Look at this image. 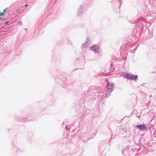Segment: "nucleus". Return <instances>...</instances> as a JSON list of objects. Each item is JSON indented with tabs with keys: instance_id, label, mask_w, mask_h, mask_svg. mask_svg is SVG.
I'll use <instances>...</instances> for the list:
<instances>
[{
	"instance_id": "f257e3e1",
	"label": "nucleus",
	"mask_w": 156,
	"mask_h": 156,
	"mask_svg": "<svg viewBox=\"0 0 156 156\" xmlns=\"http://www.w3.org/2000/svg\"><path fill=\"white\" fill-rule=\"evenodd\" d=\"M114 84L112 83H109L105 87L106 90L104 94L105 98L108 97L111 94V92L113 90Z\"/></svg>"
},
{
	"instance_id": "f03ea898",
	"label": "nucleus",
	"mask_w": 156,
	"mask_h": 156,
	"mask_svg": "<svg viewBox=\"0 0 156 156\" xmlns=\"http://www.w3.org/2000/svg\"><path fill=\"white\" fill-rule=\"evenodd\" d=\"M124 77L126 78L128 80H133L136 81L138 80V76L132 74L124 73L123 74Z\"/></svg>"
},
{
	"instance_id": "7ed1b4c3",
	"label": "nucleus",
	"mask_w": 156,
	"mask_h": 156,
	"mask_svg": "<svg viewBox=\"0 0 156 156\" xmlns=\"http://www.w3.org/2000/svg\"><path fill=\"white\" fill-rule=\"evenodd\" d=\"M90 49L95 53H98L99 52V46L97 44L92 45L90 47Z\"/></svg>"
},
{
	"instance_id": "20e7f679",
	"label": "nucleus",
	"mask_w": 156,
	"mask_h": 156,
	"mask_svg": "<svg viewBox=\"0 0 156 156\" xmlns=\"http://www.w3.org/2000/svg\"><path fill=\"white\" fill-rule=\"evenodd\" d=\"M85 7V5H83L80 6L78 9V13H77V16H80L81 15L83 14L82 10Z\"/></svg>"
},
{
	"instance_id": "39448f33",
	"label": "nucleus",
	"mask_w": 156,
	"mask_h": 156,
	"mask_svg": "<svg viewBox=\"0 0 156 156\" xmlns=\"http://www.w3.org/2000/svg\"><path fill=\"white\" fill-rule=\"evenodd\" d=\"M136 127L141 130H146L147 129L145 125L143 124L141 125H137L136 126Z\"/></svg>"
},
{
	"instance_id": "423d86ee",
	"label": "nucleus",
	"mask_w": 156,
	"mask_h": 156,
	"mask_svg": "<svg viewBox=\"0 0 156 156\" xmlns=\"http://www.w3.org/2000/svg\"><path fill=\"white\" fill-rule=\"evenodd\" d=\"M89 136V133H84L83 134L82 136L81 137L80 136V138H81L83 140H86Z\"/></svg>"
},
{
	"instance_id": "0eeeda50",
	"label": "nucleus",
	"mask_w": 156,
	"mask_h": 156,
	"mask_svg": "<svg viewBox=\"0 0 156 156\" xmlns=\"http://www.w3.org/2000/svg\"><path fill=\"white\" fill-rule=\"evenodd\" d=\"M68 123V122L66 120L64 121L63 122L62 124V126H63V127L65 126V128L67 130H69V129L68 127V125H67V124Z\"/></svg>"
},
{
	"instance_id": "6e6552de",
	"label": "nucleus",
	"mask_w": 156,
	"mask_h": 156,
	"mask_svg": "<svg viewBox=\"0 0 156 156\" xmlns=\"http://www.w3.org/2000/svg\"><path fill=\"white\" fill-rule=\"evenodd\" d=\"M90 44V42L89 40H87L86 43H83V44L82 46L84 47H87Z\"/></svg>"
},
{
	"instance_id": "1a4fd4ad",
	"label": "nucleus",
	"mask_w": 156,
	"mask_h": 156,
	"mask_svg": "<svg viewBox=\"0 0 156 156\" xmlns=\"http://www.w3.org/2000/svg\"><path fill=\"white\" fill-rule=\"evenodd\" d=\"M17 120L18 121H20L25 122L26 119L23 117H21L19 118L18 119H17Z\"/></svg>"
},
{
	"instance_id": "9d476101",
	"label": "nucleus",
	"mask_w": 156,
	"mask_h": 156,
	"mask_svg": "<svg viewBox=\"0 0 156 156\" xmlns=\"http://www.w3.org/2000/svg\"><path fill=\"white\" fill-rule=\"evenodd\" d=\"M126 151V149H124L122 150V154L123 155H127V152L126 153L125 152Z\"/></svg>"
},
{
	"instance_id": "9b49d317",
	"label": "nucleus",
	"mask_w": 156,
	"mask_h": 156,
	"mask_svg": "<svg viewBox=\"0 0 156 156\" xmlns=\"http://www.w3.org/2000/svg\"><path fill=\"white\" fill-rule=\"evenodd\" d=\"M98 96H104V94L102 92H99L98 93Z\"/></svg>"
},
{
	"instance_id": "f8f14e48",
	"label": "nucleus",
	"mask_w": 156,
	"mask_h": 156,
	"mask_svg": "<svg viewBox=\"0 0 156 156\" xmlns=\"http://www.w3.org/2000/svg\"><path fill=\"white\" fill-rule=\"evenodd\" d=\"M30 117H27V119L28 120H32L33 119H32L31 118H30Z\"/></svg>"
},
{
	"instance_id": "ddd939ff",
	"label": "nucleus",
	"mask_w": 156,
	"mask_h": 156,
	"mask_svg": "<svg viewBox=\"0 0 156 156\" xmlns=\"http://www.w3.org/2000/svg\"><path fill=\"white\" fill-rule=\"evenodd\" d=\"M136 50V49H131L130 50V52L132 53H133L135 52V50Z\"/></svg>"
},
{
	"instance_id": "4468645a",
	"label": "nucleus",
	"mask_w": 156,
	"mask_h": 156,
	"mask_svg": "<svg viewBox=\"0 0 156 156\" xmlns=\"http://www.w3.org/2000/svg\"><path fill=\"white\" fill-rule=\"evenodd\" d=\"M9 9L8 8H6L3 11V12L5 13L6 12V11L7 10Z\"/></svg>"
},
{
	"instance_id": "2eb2a0df",
	"label": "nucleus",
	"mask_w": 156,
	"mask_h": 156,
	"mask_svg": "<svg viewBox=\"0 0 156 156\" xmlns=\"http://www.w3.org/2000/svg\"><path fill=\"white\" fill-rule=\"evenodd\" d=\"M119 4L121 5L122 4V0H119Z\"/></svg>"
},
{
	"instance_id": "dca6fc26",
	"label": "nucleus",
	"mask_w": 156,
	"mask_h": 156,
	"mask_svg": "<svg viewBox=\"0 0 156 156\" xmlns=\"http://www.w3.org/2000/svg\"><path fill=\"white\" fill-rule=\"evenodd\" d=\"M4 15V14L2 12H0V17H1V16H3Z\"/></svg>"
},
{
	"instance_id": "f3484780",
	"label": "nucleus",
	"mask_w": 156,
	"mask_h": 156,
	"mask_svg": "<svg viewBox=\"0 0 156 156\" xmlns=\"http://www.w3.org/2000/svg\"><path fill=\"white\" fill-rule=\"evenodd\" d=\"M87 92H88V91H85V93H84V96H85V94L86 95H87Z\"/></svg>"
},
{
	"instance_id": "a211bd4d",
	"label": "nucleus",
	"mask_w": 156,
	"mask_h": 156,
	"mask_svg": "<svg viewBox=\"0 0 156 156\" xmlns=\"http://www.w3.org/2000/svg\"><path fill=\"white\" fill-rule=\"evenodd\" d=\"M19 24L20 26H21L22 24V22H20L19 23Z\"/></svg>"
},
{
	"instance_id": "6ab92c4d",
	"label": "nucleus",
	"mask_w": 156,
	"mask_h": 156,
	"mask_svg": "<svg viewBox=\"0 0 156 156\" xmlns=\"http://www.w3.org/2000/svg\"><path fill=\"white\" fill-rule=\"evenodd\" d=\"M24 30L25 31L27 32V28H25L24 29Z\"/></svg>"
},
{
	"instance_id": "aec40b11",
	"label": "nucleus",
	"mask_w": 156,
	"mask_h": 156,
	"mask_svg": "<svg viewBox=\"0 0 156 156\" xmlns=\"http://www.w3.org/2000/svg\"><path fill=\"white\" fill-rule=\"evenodd\" d=\"M27 6H28L27 4H26L24 5L25 7H27Z\"/></svg>"
},
{
	"instance_id": "412c9836",
	"label": "nucleus",
	"mask_w": 156,
	"mask_h": 156,
	"mask_svg": "<svg viewBox=\"0 0 156 156\" xmlns=\"http://www.w3.org/2000/svg\"><path fill=\"white\" fill-rule=\"evenodd\" d=\"M89 95H88V97L87 98H89Z\"/></svg>"
}]
</instances>
